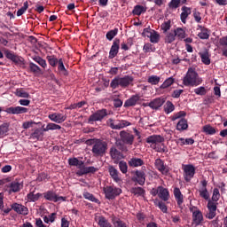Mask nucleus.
<instances>
[{
    "mask_svg": "<svg viewBox=\"0 0 227 227\" xmlns=\"http://www.w3.org/2000/svg\"><path fill=\"white\" fill-rule=\"evenodd\" d=\"M12 209L16 212V214H20V215H27L29 214V209L27 207L19 204V203H13L12 204Z\"/></svg>",
    "mask_w": 227,
    "mask_h": 227,
    "instance_id": "obj_17",
    "label": "nucleus"
},
{
    "mask_svg": "<svg viewBox=\"0 0 227 227\" xmlns=\"http://www.w3.org/2000/svg\"><path fill=\"white\" fill-rule=\"evenodd\" d=\"M31 137L32 139H37V141L42 139V137H43V130L42 131L40 129H35V131L31 134Z\"/></svg>",
    "mask_w": 227,
    "mask_h": 227,
    "instance_id": "obj_49",
    "label": "nucleus"
},
{
    "mask_svg": "<svg viewBox=\"0 0 227 227\" xmlns=\"http://www.w3.org/2000/svg\"><path fill=\"white\" fill-rule=\"evenodd\" d=\"M112 223L114 227H129V225H127V223L123 222V220L114 215L112 216Z\"/></svg>",
    "mask_w": 227,
    "mask_h": 227,
    "instance_id": "obj_34",
    "label": "nucleus"
},
{
    "mask_svg": "<svg viewBox=\"0 0 227 227\" xmlns=\"http://www.w3.org/2000/svg\"><path fill=\"white\" fill-rule=\"evenodd\" d=\"M196 175V167L192 164L183 165V176L186 182H191Z\"/></svg>",
    "mask_w": 227,
    "mask_h": 227,
    "instance_id": "obj_7",
    "label": "nucleus"
},
{
    "mask_svg": "<svg viewBox=\"0 0 227 227\" xmlns=\"http://www.w3.org/2000/svg\"><path fill=\"white\" fill-rule=\"evenodd\" d=\"M174 196L177 203V207L182 210L184 208V207H182V205L184 204V194H182L180 188H174Z\"/></svg>",
    "mask_w": 227,
    "mask_h": 227,
    "instance_id": "obj_22",
    "label": "nucleus"
},
{
    "mask_svg": "<svg viewBox=\"0 0 227 227\" xmlns=\"http://www.w3.org/2000/svg\"><path fill=\"white\" fill-rule=\"evenodd\" d=\"M165 102H166V99L164 98H156L153 99L150 103H148L147 106L151 109H154L155 111H157V109L164 106Z\"/></svg>",
    "mask_w": 227,
    "mask_h": 227,
    "instance_id": "obj_20",
    "label": "nucleus"
},
{
    "mask_svg": "<svg viewBox=\"0 0 227 227\" xmlns=\"http://www.w3.org/2000/svg\"><path fill=\"white\" fill-rule=\"evenodd\" d=\"M147 38H150V42L152 43H159V39L160 38V35L157 33V31L153 30V33L150 35H146Z\"/></svg>",
    "mask_w": 227,
    "mask_h": 227,
    "instance_id": "obj_41",
    "label": "nucleus"
},
{
    "mask_svg": "<svg viewBox=\"0 0 227 227\" xmlns=\"http://www.w3.org/2000/svg\"><path fill=\"white\" fill-rule=\"evenodd\" d=\"M4 55L7 59H10L12 63H15V65H24V59L16 55L13 51L6 50L4 51Z\"/></svg>",
    "mask_w": 227,
    "mask_h": 227,
    "instance_id": "obj_12",
    "label": "nucleus"
},
{
    "mask_svg": "<svg viewBox=\"0 0 227 227\" xmlns=\"http://www.w3.org/2000/svg\"><path fill=\"white\" fill-rule=\"evenodd\" d=\"M119 169L123 175H127V172L129 171V165H127V161H120Z\"/></svg>",
    "mask_w": 227,
    "mask_h": 227,
    "instance_id": "obj_56",
    "label": "nucleus"
},
{
    "mask_svg": "<svg viewBox=\"0 0 227 227\" xmlns=\"http://www.w3.org/2000/svg\"><path fill=\"white\" fill-rule=\"evenodd\" d=\"M46 59L49 63V66L52 67L53 68H56V67H58V63L59 62V59H58L56 55H47Z\"/></svg>",
    "mask_w": 227,
    "mask_h": 227,
    "instance_id": "obj_33",
    "label": "nucleus"
},
{
    "mask_svg": "<svg viewBox=\"0 0 227 227\" xmlns=\"http://www.w3.org/2000/svg\"><path fill=\"white\" fill-rule=\"evenodd\" d=\"M199 54L204 65H210V54H208V51L200 52Z\"/></svg>",
    "mask_w": 227,
    "mask_h": 227,
    "instance_id": "obj_45",
    "label": "nucleus"
},
{
    "mask_svg": "<svg viewBox=\"0 0 227 227\" xmlns=\"http://www.w3.org/2000/svg\"><path fill=\"white\" fill-rule=\"evenodd\" d=\"M87 145H91V153L93 157H104L107 153V142L100 138H93L86 141Z\"/></svg>",
    "mask_w": 227,
    "mask_h": 227,
    "instance_id": "obj_1",
    "label": "nucleus"
},
{
    "mask_svg": "<svg viewBox=\"0 0 227 227\" xmlns=\"http://www.w3.org/2000/svg\"><path fill=\"white\" fill-rule=\"evenodd\" d=\"M128 164L129 168H140L141 166H145V160L141 158L133 157L129 159Z\"/></svg>",
    "mask_w": 227,
    "mask_h": 227,
    "instance_id": "obj_24",
    "label": "nucleus"
},
{
    "mask_svg": "<svg viewBox=\"0 0 227 227\" xmlns=\"http://www.w3.org/2000/svg\"><path fill=\"white\" fill-rule=\"evenodd\" d=\"M172 84H175V78L168 77L164 81V82L160 86V90H166L167 88H169V86H172Z\"/></svg>",
    "mask_w": 227,
    "mask_h": 227,
    "instance_id": "obj_42",
    "label": "nucleus"
},
{
    "mask_svg": "<svg viewBox=\"0 0 227 227\" xmlns=\"http://www.w3.org/2000/svg\"><path fill=\"white\" fill-rule=\"evenodd\" d=\"M118 52H120V39L115 38L110 48L109 56H108L109 59H114V57L118 56Z\"/></svg>",
    "mask_w": 227,
    "mask_h": 227,
    "instance_id": "obj_14",
    "label": "nucleus"
},
{
    "mask_svg": "<svg viewBox=\"0 0 227 227\" xmlns=\"http://www.w3.org/2000/svg\"><path fill=\"white\" fill-rule=\"evenodd\" d=\"M153 203L155 207H158V208L163 212V214H168V206H166L164 201L156 199Z\"/></svg>",
    "mask_w": 227,
    "mask_h": 227,
    "instance_id": "obj_35",
    "label": "nucleus"
},
{
    "mask_svg": "<svg viewBox=\"0 0 227 227\" xmlns=\"http://www.w3.org/2000/svg\"><path fill=\"white\" fill-rule=\"evenodd\" d=\"M110 157L114 160H118L121 159V157H123V154L121 153V152H120V150L116 148V146H112L110 148Z\"/></svg>",
    "mask_w": 227,
    "mask_h": 227,
    "instance_id": "obj_28",
    "label": "nucleus"
},
{
    "mask_svg": "<svg viewBox=\"0 0 227 227\" xmlns=\"http://www.w3.org/2000/svg\"><path fill=\"white\" fill-rule=\"evenodd\" d=\"M160 29L163 30V33H166L167 31H169L171 29V20H168L163 22L160 25Z\"/></svg>",
    "mask_w": 227,
    "mask_h": 227,
    "instance_id": "obj_62",
    "label": "nucleus"
},
{
    "mask_svg": "<svg viewBox=\"0 0 227 227\" xmlns=\"http://www.w3.org/2000/svg\"><path fill=\"white\" fill-rule=\"evenodd\" d=\"M198 36L200 40H208V38H210V30L207 27H202L200 33L198 34Z\"/></svg>",
    "mask_w": 227,
    "mask_h": 227,
    "instance_id": "obj_40",
    "label": "nucleus"
},
{
    "mask_svg": "<svg viewBox=\"0 0 227 227\" xmlns=\"http://www.w3.org/2000/svg\"><path fill=\"white\" fill-rule=\"evenodd\" d=\"M47 179H49V175L45 172H42L36 177V182H45Z\"/></svg>",
    "mask_w": 227,
    "mask_h": 227,
    "instance_id": "obj_64",
    "label": "nucleus"
},
{
    "mask_svg": "<svg viewBox=\"0 0 227 227\" xmlns=\"http://www.w3.org/2000/svg\"><path fill=\"white\" fill-rule=\"evenodd\" d=\"M43 197L46 201L59 203V201H67V197L59 196L54 190H50L43 193Z\"/></svg>",
    "mask_w": 227,
    "mask_h": 227,
    "instance_id": "obj_6",
    "label": "nucleus"
},
{
    "mask_svg": "<svg viewBox=\"0 0 227 227\" xmlns=\"http://www.w3.org/2000/svg\"><path fill=\"white\" fill-rule=\"evenodd\" d=\"M159 195L158 197L161 201H168L169 200V190L164 188L163 186H159Z\"/></svg>",
    "mask_w": 227,
    "mask_h": 227,
    "instance_id": "obj_26",
    "label": "nucleus"
},
{
    "mask_svg": "<svg viewBox=\"0 0 227 227\" xmlns=\"http://www.w3.org/2000/svg\"><path fill=\"white\" fill-rule=\"evenodd\" d=\"M132 82H134V77L130 75H125L124 77L117 76L112 80L110 86L113 90H116L119 86L121 88H129Z\"/></svg>",
    "mask_w": 227,
    "mask_h": 227,
    "instance_id": "obj_4",
    "label": "nucleus"
},
{
    "mask_svg": "<svg viewBox=\"0 0 227 227\" xmlns=\"http://www.w3.org/2000/svg\"><path fill=\"white\" fill-rule=\"evenodd\" d=\"M147 82H149V84H152L153 86H155L159 82H160V77L157 75H151L148 77Z\"/></svg>",
    "mask_w": 227,
    "mask_h": 227,
    "instance_id": "obj_52",
    "label": "nucleus"
},
{
    "mask_svg": "<svg viewBox=\"0 0 227 227\" xmlns=\"http://www.w3.org/2000/svg\"><path fill=\"white\" fill-rule=\"evenodd\" d=\"M107 123L109 127L112 128L114 130H121V129H125V127H130V125H132V123L125 120H121L118 121V123L115 124L114 120L109 119L107 121Z\"/></svg>",
    "mask_w": 227,
    "mask_h": 227,
    "instance_id": "obj_9",
    "label": "nucleus"
},
{
    "mask_svg": "<svg viewBox=\"0 0 227 227\" xmlns=\"http://www.w3.org/2000/svg\"><path fill=\"white\" fill-rule=\"evenodd\" d=\"M120 137L122 143H124V145H134V135L125 130H122L120 132Z\"/></svg>",
    "mask_w": 227,
    "mask_h": 227,
    "instance_id": "obj_18",
    "label": "nucleus"
},
{
    "mask_svg": "<svg viewBox=\"0 0 227 227\" xmlns=\"http://www.w3.org/2000/svg\"><path fill=\"white\" fill-rule=\"evenodd\" d=\"M27 8H29V4L27 3V1L24 2L23 6L18 10L17 12V17H21V15H24V13H26V12L27 11Z\"/></svg>",
    "mask_w": 227,
    "mask_h": 227,
    "instance_id": "obj_59",
    "label": "nucleus"
},
{
    "mask_svg": "<svg viewBox=\"0 0 227 227\" xmlns=\"http://www.w3.org/2000/svg\"><path fill=\"white\" fill-rule=\"evenodd\" d=\"M98 224L100 227H113V224L109 223V220L106 216H99Z\"/></svg>",
    "mask_w": 227,
    "mask_h": 227,
    "instance_id": "obj_44",
    "label": "nucleus"
},
{
    "mask_svg": "<svg viewBox=\"0 0 227 227\" xmlns=\"http://www.w3.org/2000/svg\"><path fill=\"white\" fill-rule=\"evenodd\" d=\"M132 13L139 17L142 13H146V7L143 5H135Z\"/></svg>",
    "mask_w": 227,
    "mask_h": 227,
    "instance_id": "obj_39",
    "label": "nucleus"
},
{
    "mask_svg": "<svg viewBox=\"0 0 227 227\" xmlns=\"http://www.w3.org/2000/svg\"><path fill=\"white\" fill-rule=\"evenodd\" d=\"M82 196L85 200H88L89 201H92L93 203H98V205H100V200L97 198H95V195L89 192H84L82 193Z\"/></svg>",
    "mask_w": 227,
    "mask_h": 227,
    "instance_id": "obj_36",
    "label": "nucleus"
},
{
    "mask_svg": "<svg viewBox=\"0 0 227 227\" xmlns=\"http://www.w3.org/2000/svg\"><path fill=\"white\" fill-rule=\"evenodd\" d=\"M181 10L183 12L180 15L181 22H183V24H185L187 22V17L191 15L192 11H191V8L187 6H183Z\"/></svg>",
    "mask_w": 227,
    "mask_h": 227,
    "instance_id": "obj_30",
    "label": "nucleus"
},
{
    "mask_svg": "<svg viewBox=\"0 0 227 227\" xmlns=\"http://www.w3.org/2000/svg\"><path fill=\"white\" fill-rule=\"evenodd\" d=\"M203 82V79L200 77V74L196 72V70L192 67H190L183 79L184 86H200Z\"/></svg>",
    "mask_w": 227,
    "mask_h": 227,
    "instance_id": "obj_3",
    "label": "nucleus"
},
{
    "mask_svg": "<svg viewBox=\"0 0 227 227\" xmlns=\"http://www.w3.org/2000/svg\"><path fill=\"white\" fill-rule=\"evenodd\" d=\"M49 120L54 123H63L67 121V114L60 113H51L48 115Z\"/></svg>",
    "mask_w": 227,
    "mask_h": 227,
    "instance_id": "obj_16",
    "label": "nucleus"
},
{
    "mask_svg": "<svg viewBox=\"0 0 227 227\" xmlns=\"http://www.w3.org/2000/svg\"><path fill=\"white\" fill-rule=\"evenodd\" d=\"M208 214L206 215L207 219H214L217 215V203L214 200H208L207 202Z\"/></svg>",
    "mask_w": 227,
    "mask_h": 227,
    "instance_id": "obj_13",
    "label": "nucleus"
},
{
    "mask_svg": "<svg viewBox=\"0 0 227 227\" xmlns=\"http://www.w3.org/2000/svg\"><path fill=\"white\" fill-rule=\"evenodd\" d=\"M187 129H189V124L185 118H182L176 124V130L184 132V130H187Z\"/></svg>",
    "mask_w": 227,
    "mask_h": 227,
    "instance_id": "obj_31",
    "label": "nucleus"
},
{
    "mask_svg": "<svg viewBox=\"0 0 227 227\" xmlns=\"http://www.w3.org/2000/svg\"><path fill=\"white\" fill-rule=\"evenodd\" d=\"M29 70L30 72H32V74H40V72H42V68H40V67H38V65L30 62L29 63Z\"/></svg>",
    "mask_w": 227,
    "mask_h": 227,
    "instance_id": "obj_58",
    "label": "nucleus"
},
{
    "mask_svg": "<svg viewBox=\"0 0 227 227\" xmlns=\"http://www.w3.org/2000/svg\"><path fill=\"white\" fill-rule=\"evenodd\" d=\"M49 130H61V127L54 122H50L43 129V132H49Z\"/></svg>",
    "mask_w": 227,
    "mask_h": 227,
    "instance_id": "obj_38",
    "label": "nucleus"
},
{
    "mask_svg": "<svg viewBox=\"0 0 227 227\" xmlns=\"http://www.w3.org/2000/svg\"><path fill=\"white\" fill-rule=\"evenodd\" d=\"M180 7V0H171L168 3V8L171 10H176V8Z\"/></svg>",
    "mask_w": 227,
    "mask_h": 227,
    "instance_id": "obj_63",
    "label": "nucleus"
},
{
    "mask_svg": "<svg viewBox=\"0 0 227 227\" xmlns=\"http://www.w3.org/2000/svg\"><path fill=\"white\" fill-rule=\"evenodd\" d=\"M203 132H205V134H207L208 136H214V134H215V128L210 126V125H205L203 127Z\"/></svg>",
    "mask_w": 227,
    "mask_h": 227,
    "instance_id": "obj_55",
    "label": "nucleus"
},
{
    "mask_svg": "<svg viewBox=\"0 0 227 227\" xmlns=\"http://www.w3.org/2000/svg\"><path fill=\"white\" fill-rule=\"evenodd\" d=\"M176 38L175 32H168L165 37V43H173Z\"/></svg>",
    "mask_w": 227,
    "mask_h": 227,
    "instance_id": "obj_50",
    "label": "nucleus"
},
{
    "mask_svg": "<svg viewBox=\"0 0 227 227\" xmlns=\"http://www.w3.org/2000/svg\"><path fill=\"white\" fill-rule=\"evenodd\" d=\"M184 116H187V113L185 111H180L170 116V120L171 121H176V120H182Z\"/></svg>",
    "mask_w": 227,
    "mask_h": 227,
    "instance_id": "obj_43",
    "label": "nucleus"
},
{
    "mask_svg": "<svg viewBox=\"0 0 227 227\" xmlns=\"http://www.w3.org/2000/svg\"><path fill=\"white\" fill-rule=\"evenodd\" d=\"M221 198V193L219 192V189L215 188L213 190V195L211 198V201H215V203H217L219 201V199Z\"/></svg>",
    "mask_w": 227,
    "mask_h": 227,
    "instance_id": "obj_60",
    "label": "nucleus"
},
{
    "mask_svg": "<svg viewBox=\"0 0 227 227\" xmlns=\"http://www.w3.org/2000/svg\"><path fill=\"white\" fill-rule=\"evenodd\" d=\"M131 192L132 194H135V196H145V192H146V191L142 187H134L131 189Z\"/></svg>",
    "mask_w": 227,
    "mask_h": 227,
    "instance_id": "obj_54",
    "label": "nucleus"
},
{
    "mask_svg": "<svg viewBox=\"0 0 227 227\" xmlns=\"http://www.w3.org/2000/svg\"><path fill=\"white\" fill-rule=\"evenodd\" d=\"M42 196H43V193H35V191H33V192H29L27 194V199L29 203H35V202L38 201V200H40L42 198Z\"/></svg>",
    "mask_w": 227,
    "mask_h": 227,
    "instance_id": "obj_29",
    "label": "nucleus"
},
{
    "mask_svg": "<svg viewBox=\"0 0 227 227\" xmlns=\"http://www.w3.org/2000/svg\"><path fill=\"white\" fill-rule=\"evenodd\" d=\"M154 167L156 169L161 173V175H168L169 173V168L166 164H164V160H162L160 158H158L154 161Z\"/></svg>",
    "mask_w": 227,
    "mask_h": 227,
    "instance_id": "obj_15",
    "label": "nucleus"
},
{
    "mask_svg": "<svg viewBox=\"0 0 227 227\" xmlns=\"http://www.w3.org/2000/svg\"><path fill=\"white\" fill-rule=\"evenodd\" d=\"M33 59L35 61V63H38L42 68H47V61L43 59L40 56H34Z\"/></svg>",
    "mask_w": 227,
    "mask_h": 227,
    "instance_id": "obj_48",
    "label": "nucleus"
},
{
    "mask_svg": "<svg viewBox=\"0 0 227 227\" xmlns=\"http://www.w3.org/2000/svg\"><path fill=\"white\" fill-rule=\"evenodd\" d=\"M107 116V109H100L90 115L88 119V123H90V125H93L95 121H102L104 118Z\"/></svg>",
    "mask_w": 227,
    "mask_h": 227,
    "instance_id": "obj_8",
    "label": "nucleus"
},
{
    "mask_svg": "<svg viewBox=\"0 0 227 227\" xmlns=\"http://www.w3.org/2000/svg\"><path fill=\"white\" fill-rule=\"evenodd\" d=\"M145 142L150 145L153 150L158 152L159 153H168V147L163 144L164 143V137L160 135H152L149 136Z\"/></svg>",
    "mask_w": 227,
    "mask_h": 227,
    "instance_id": "obj_2",
    "label": "nucleus"
},
{
    "mask_svg": "<svg viewBox=\"0 0 227 227\" xmlns=\"http://www.w3.org/2000/svg\"><path fill=\"white\" fill-rule=\"evenodd\" d=\"M29 110L24 106H10L5 109L7 114H24Z\"/></svg>",
    "mask_w": 227,
    "mask_h": 227,
    "instance_id": "obj_19",
    "label": "nucleus"
},
{
    "mask_svg": "<svg viewBox=\"0 0 227 227\" xmlns=\"http://www.w3.org/2000/svg\"><path fill=\"white\" fill-rule=\"evenodd\" d=\"M57 65L59 72L66 76L68 75V70H67V68L65 67V61L63 60V59H59V62Z\"/></svg>",
    "mask_w": 227,
    "mask_h": 227,
    "instance_id": "obj_37",
    "label": "nucleus"
},
{
    "mask_svg": "<svg viewBox=\"0 0 227 227\" xmlns=\"http://www.w3.org/2000/svg\"><path fill=\"white\" fill-rule=\"evenodd\" d=\"M201 187L199 189V194L200 197L203 200H206V201L210 200V193L208 192V189H207V186L208 185V181L207 179H203L200 181Z\"/></svg>",
    "mask_w": 227,
    "mask_h": 227,
    "instance_id": "obj_11",
    "label": "nucleus"
},
{
    "mask_svg": "<svg viewBox=\"0 0 227 227\" xmlns=\"http://www.w3.org/2000/svg\"><path fill=\"white\" fill-rule=\"evenodd\" d=\"M108 173L111 178H113L114 182H116V184L121 181V177H120V171H118L114 166L108 167Z\"/></svg>",
    "mask_w": 227,
    "mask_h": 227,
    "instance_id": "obj_23",
    "label": "nucleus"
},
{
    "mask_svg": "<svg viewBox=\"0 0 227 227\" xmlns=\"http://www.w3.org/2000/svg\"><path fill=\"white\" fill-rule=\"evenodd\" d=\"M164 111L166 114H170V113H173V111H175V105H173L171 101H167L164 106Z\"/></svg>",
    "mask_w": 227,
    "mask_h": 227,
    "instance_id": "obj_51",
    "label": "nucleus"
},
{
    "mask_svg": "<svg viewBox=\"0 0 227 227\" xmlns=\"http://www.w3.org/2000/svg\"><path fill=\"white\" fill-rule=\"evenodd\" d=\"M15 95L20 98H29L30 97V95L26 92L23 88L16 89Z\"/></svg>",
    "mask_w": 227,
    "mask_h": 227,
    "instance_id": "obj_46",
    "label": "nucleus"
},
{
    "mask_svg": "<svg viewBox=\"0 0 227 227\" xmlns=\"http://www.w3.org/2000/svg\"><path fill=\"white\" fill-rule=\"evenodd\" d=\"M194 93L195 95H200V97H203L207 95V89H205V87L203 86L198 87L194 89Z\"/></svg>",
    "mask_w": 227,
    "mask_h": 227,
    "instance_id": "obj_61",
    "label": "nucleus"
},
{
    "mask_svg": "<svg viewBox=\"0 0 227 227\" xmlns=\"http://www.w3.org/2000/svg\"><path fill=\"white\" fill-rule=\"evenodd\" d=\"M103 192L106 200H114L116 197L121 194V188L109 185L103 188Z\"/></svg>",
    "mask_w": 227,
    "mask_h": 227,
    "instance_id": "obj_5",
    "label": "nucleus"
},
{
    "mask_svg": "<svg viewBox=\"0 0 227 227\" xmlns=\"http://www.w3.org/2000/svg\"><path fill=\"white\" fill-rule=\"evenodd\" d=\"M192 223L196 226H200L203 223V213L200 210H196L192 214Z\"/></svg>",
    "mask_w": 227,
    "mask_h": 227,
    "instance_id": "obj_25",
    "label": "nucleus"
},
{
    "mask_svg": "<svg viewBox=\"0 0 227 227\" xmlns=\"http://www.w3.org/2000/svg\"><path fill=\"white\" fill-rule=\"evenodd\" d=\"M9 194L12 192H20V190L24 187V184L18 180L12 181L9 184Z\"/></svg>",
    "mask_w": 227,
    "mask_h": 227,
    "instance_id": "obj_21",
    "label": "nucleus"
},
{
    "mask_svg": "<svg viewBox=\"0 0 227 227\" xmlns=\"http://www.w3.org/2000/svg\"><path fill=\"white\" fill-rule=\"evenodd\" d=\"M174 34H176V36H177L179 40H184V38H185V30H184L182 27H177L176 30H174Z\"/></svg>",
    "mask_w": 227,
    "mask_h": 227,
    "instance_id": "obj_57",
    "label": "nucleus"
},
{
    "mask_svg": "<svg viewBox=\"0 0 227 227\" xmlns=\"http://www.w3.org/2000/svg\"><path fill=\"white\" fill-rule=\"evenodd\" d=\"M10 125L8 123H3L0 125V137H4L7 136Z\"/></svg>",
    "mask_w": 227,
    "mask_h": 227,
    "instance_id": "obj_47",
    "label": "nucleus"
},
{
    "mask_svg": "<svg viewBox=\"0 0 227 227\" xmlns=\"http://www.w3.org/2000/svg\"><path fill=\"white\" fill-rule=\"evenodd\" d=\"M141 97L136 94L131 96L129 99L124 102V107H134L137 104V101L140 100Z\"/></svg>",
    "mask_w": 227,
    "mask_h": 227,
    "instance_id": "obj_27",
    "label": "nucleus"
},
{
    "mask_svg": "<svg viewBox=\"0 0 227 227\" xmlns=\"http://www.w3.org/2000/svg\"><path fill=\"white\" fill-rule=\"evenodd\" d=\"M69 166H74L78 169H82V166H84V161L79 160L77 158H69L68 159Z\"/></svg>",
    "mask_w": 227,
    "mask_h": 227,
    "instance_id": "obj_32",
    "label": "nucleus"
},
{
    "mask_svg": "<svg viewBox=\"0 0 227 227\" xmlns=\"http://www.w3.org/2000/svg\"><path fill=\"white\" fill-rule=\"evenodd\" d=\"M134 176H132V182H136L138 185H145L146 182V173L143 170H135Z\"/></svg>",
    "mask_w": 227,
    "mask_h": 227,
    "instance_id": "obj_10",
    "label": "nucleus"
},
{
    "mask_svg": "<svg viewBox=\"0 0 227 227\" xmlns=\"http://www.w3.org/2000/svg\"><path fill=\"white\" fill-rule=\"evenodd\" d=\"M117 35H118V28H114L106 33V40H109V42H111L114 38V36H116Z\"/></svg>",
    "mask_w": 227,
    "mask_h": 227,
    "instance_id": "obj_53",
    "label": "nucleus"
}]
</instances>
